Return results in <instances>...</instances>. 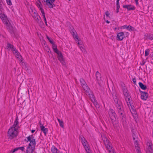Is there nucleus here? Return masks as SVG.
<instances>
[{"mask_svg": "<svg viewBox=\"0 0 153 153\" xmlns=\"http://www.w3.org/2000/svg\"><path fill=\"white\" fill-rule=\"evenodd\" d=\"M18 119L16 117L13 125L8 130V137L9 139H12L16 137L18 135V129L19 128Z\"/></svg>", "mask_w": 153, "mask_h": 153, "instance_id": "nucleus-1", "label": "nucleus"}, {"mask_svg": "<svg viewBox=\"0 0 153 153\" xmlns=\"http://www.w3.org/2000/svg\"><path fill=\"white\" fill-rule=\"evenodd\" d=\"M116 109L117 114L119 117L122 121H126V115L122 102H119L116 105Z\"/></svg>", "mask_w": 153, "mask_h": 153, "instance_id": "nucleus-2", "label": "nucleus"}, {"mask_svg": "<svg viewBox=\"0 0 153 153\" xmlns=\"http://www.w3.org/2000/svg\"><path fill=\"white\" fill-rule=\"evenodd\" d=\"M0 18L3 22L6 25L7 29L10 31L12 32L13 27L8 19L7 16L3 13H1L0 14Z\"/></svg>", "mask_w": 153, "mask_h": 153, "instance_id": "nucleus-3", "label": "nucleus"}, {"mask_svg": "<svg viewBox=\"0 0 153 153\" xmlns=\"http://www.w3.org/2000/svg\"><path fill=\"white\" fill-rule=\"evenodd\" d=\"M52 48L53 51L57 54V57L58 60L62 63V65H65V64L64 59L61 52L58 50L56 45L54 43L52 44Z\"/></svg>", "mask_w": 153, "mask_h": 153, "instance_id": "nucleus-4", "label": "nucleus"}, {"mask_svg": "<svg viewBox=\"0 0 153 153\" xmlns=\"http://www.w3.org/2000/svg\"><path fill=\"white\" fill-rule=\"evenodd\" d=\"M108 115L110 121L112 123L113 125L116 124L117 121L116 120V116L114 110L110 108L108 111Z\"/></svg>", "mask_w": 153, "mask_h": 153, "instance_id": "nucleus-5", "label": "nucleus"}, {"mask_svg": "<svg viewBox=\"0 0 153 153\" xmlns=\"http://www.w3.org/2000/svg\"><path fill=\"white\" fill-rule=\"evenodd\" d=\"M69 30L70 32V33L73 36L74 39L76 41V42L78 44V46L79 47V46H80L81 44L80 43V42H79V41H80V40L79 39L78 36L77 35L76 32L74 27L72 26H71L70 27V28L69 29Z\"/></svg>", "mask_w": 153, "mask_h": 153, "instance_id": "nucleus-6", "label": "nucleus"}, {"mask_svg": "<svg viewBox=\"0 0 153 153\" xmlns=\"http://www.w3.org/2000/svg\"><path fill=\"white\" fill-rule=\"evenodd\" d=\"M102 138L106 148L109 149L111 148V143L108 138L105 136H103Z\"/></svg>", "mask_w": 153, "mask_h": 153, "instance_id": "nucleus-7", "label": "nucleus"}, {"mask_svg": "<svg viewBox=\"0 0 153 153\" xmlns=\"http://www.w3.org/2000/svg\"><path fill=\"white\" fill-rule=\"evenodd\" d=\"M85 92L86 95L90 97L92 102H94L96 99L92 92L90 89H89V90H88Z\"/></svg>", "mask_w": 153, "mask_h": 153, "instance_id": "nucleus-8", "label": "nucleus"}, {"mask_svg": "<svg viewBox=\"0 0 153 153\" xmlns=\"http://www.w3.org/2000/svg\"><path fill=\"white\" fill-rule=\"evenodd\" d=\"M27 139V141H30V143L29 144H30V146L31 144H35L36 145V142L35 139L34 138V137L33 135H29L28 137H26Z\"/></svg>", "mask_w": 153, "mask_h": 153, "instance_id": "nucleus-9", "label": "nucleus"}, {"mask_svg": "<svg viewBox=\"0 0 153 153\" xmlns=\"http://www.w3.org/2000/svg\"><path fill=\"white\" fill-rule=\"evenodd\" d=\"M80 81L82 87L85 91L88 90H89V88L87 85L86 82L83 79H80Z\"/></svg>", "mask_w": 153, "mask_h": 153, "instance_id": "nucleus-10", "label": "nucleus"}, {"mask_svg": "<svg viewBox=\"0 0 153 153\" xmlns=\"http://www.w3.org/2000/svg\"><path fill=\"white\" fill-rule=\"evenodd\" d=\"M36 145L31 144L30 146L29 144L27 149V153H33Z\"/></svg>", "mask_w": 153, "mask_h": 153, "instance_id": "nucleus-11", "label": "nucleus"}, {"mask_svg": "<svg viewBox=\"0 0 153 153\" xmlns=\"http://www.w3.org/2000/svg\"><path fill=\"white\" fill-rule=\"evenodd\" d=\"M137 140H135L134 144L135 146V149H136L137 153H141L140 151V149L139 147V142L137 140L138 138L136 139Z\"/></svg>", "mask_w": 153, "mask_h": 153, "instance_id": "nucleus-12", "label": "nucleus"}, {"mask_svg": "<svg viewBox=\"0 0 153 153\" xmlns=\"http://www.w3.org/2000/svg\"><path fill=\"white\" fill-rule=\"evenodd\" d=\"M82 143L84 146L87 153H91V151L89 148V145L87 141L86 140V142L83 141Z\"/></svg>", "mask_w": 153, "mask_h": 153, "instance_id": "nucleus-13", "label": "nucleus"}, {"mask_svg": "<svg viewBox=\"0 0 153 153\" xmlns=\"http://www.w3.org/2000/svg\"><path fill=\"white\" fill-rule=\"evenodd\" d=\"M140 92L141 93V97L142 100H146L148 97V94L147 92H143L141 91L140 90Z\"/></svg>", "mask_w": 153, "mask_h": 153, "instance_id": "nucleus-14", "label": "nucleus"}, {"mask_svg": "<svg viewBox=\"0 0 153 153\" xmlns=\"http://www.w3.org/2000/svg\"><path fill=\"white\" fill-rule=\"evenodd\" d=\"M123 7L124 8H126L128 11L130 10H134L135 9V7L132 5H123Z\"/></svg>", "mask_w": 153, "mask_h": 153, "instance_id": "nucleus-15", "label": "nucleus"}, {"mask_svg": "<svg viewBox=\"0 0 153 153\" xmlns=\"http://www.w3.org/2000/svg\"><path fill=\"white\" fill-rule=\"evenodd\" d=\"M125 37L124 33L120 32L118 33L117 35V39L118 40L122 41Z\"/></svg>", "mask_w": 153, "mask_h": 153, "instance_id": "nucleus-16", "label": "nucleus"}, {"mask_svg": "<svg viewBox=\"0 0 153 153\" xmlns=\"http://www.w3.org/2000/svg\"><path fill=\"white\" fill-rule=\"evenodd\" d=\"M32 16L37 22H39V20L41 19V18L38 15L36 12H35V13H34L32 14Z\"/></svg>", "mask_w": 153, "mask_h": 153, "instance_id": "nucleus-17", "label": "nucleus"}, {"mask_svg": "<svg viewBox=\"0 0 153 153\" xmlns=\"http://www.w3.org/2000/svg\"><path fill=\"white\" fill-rule=\"evenodd\" d=\"M122 28L123 29H127L128 30L130 31H134L135 29L133 27L130 25L127 26L126 25L123 26L122 27Z\"/></svg>", "mask_w": 153, "mask_h": 153, "instance_id": "nucleus-18", "label": "nucleus"}, {"mask_svg": "<svg viewBox=\"0 0 153 153\" xmlns=\"http://www.w3.org/2000/svg\"><path fill=\"white\" fill-rule=\"evenodd\" d=\"M36 5L37 7L39 9L41 12H42V11H44V10L42 8V4L39 0H38L37 1L36 3Z\"/></svg>", "mask_w": 153, "mask_h": 153, "instance_id": "nucleus-19", "label": "nucleus"}, {"mask_svg": "<svg viewBox=\"0 0 153 153\" xmlns=\"http://www.w3.org/2000/svg\"><path fill=\"white\" fill-rule=\"evenodd\" d=\"M14 55L16 57L20 62L21 63H23V59L21 55H20V53L19 52Z\"/></svg>", "mask_w": 153, "mask_h": 153, "instance_id": "nucleus-20", "label": "nucleus"}, {"mask_svg": "<svg viewBox=\"0 0 153 153\" xmlns=\"http://www.w3.org/2000/svg\"><path fill=\"white\" fill-rule=\"evenodd\" d=\"M51 151L52 153H61V152L54 146H53L51 148Z\"/></svg>", "mask_w": 153, "mask_h": 153, "instance_id": "nucleus-21", "label": "nucleus"}, {"mask_svg": "<svg viewBox=\"0 0 153 153\" xmlns=\"http://www.w3.org/2000/svg\"><path fill=\"white\" fill-rule=\"evenodd\" d=\"M46 2L47 5L50 8H52L53 6H54L53 3H51V2L49 0H46Z\"/></svg>", "mask_w": 153, "mask_h": 153, "instance_id": "nucleus-22", "label": "nucleus"}, {"mask_svg": "<svg viewBox=\"0 0 153 153\" xmlns=\"http://www.w3.org/2000/svg\"><path fill=\"white\" fill-rule=\"evenodd\" d=\"M40 127L41 131L43 132L45 135L48 132L47 128H45L44 126L42 125L41 124L40 125Z\"/></svg>", "mask_w": 153, "mask_h": 153, "instance_id": "nucleus-23", "label": "nucleus"}, {"mask_svg": "<svg viewBox=\"0 0 153 153\" xmlns=\"http://www.w3.org/2000/svg\"><path fill=\"white\" fill-rule=\"evenodd\" d=\"M131 132L132 133V137L134 140H135L137 138V134L136 133V131L134 129H132L131 130Z\"/></svg>", "mask_w": 153, "mask_h": 153, "instance_id": "nucleus-24", "label": "nucleus"}, {"mask_svg": "<svg viewBox=\"0 0 153 153\" xmlns=\"http://www.w3.org/2000/svg\"><path fill=\"white\" fill-rule=\"evenodd\" d=\"M28 10L30 13L31 15L36 12L33 7H30Z\"/></svg>", "mask_w": 153, "mask_h": 153, "instance_id": "nucleus-25", "label": "nucleus"}, {"mask_svg": "<svg viewBox=\"0 0 153 153\" xmlns=\"http://www.w3.org/2000/svg\"><path fill=\"white\" fill-rule=\"evenodd\" d=\"M139 85L140 87L143 90H145L147 88L146 85H144L141 82H139Z\"/></svg>", "mask_w": 153, "mask_h": 153, "instance_id": "nucleus-26", "label": "nucleus"}, {"mask_svg": "<svg viewBox=\"0 0 153 153\" xmlns=\"http://www.w3.org/2000/svg\"><path fill=\"white\" fill-rule=\"evenodd\" d=\"M147 145L148 147V149L149 150L151 151H153L152 147V143L150 142H148Z\"/></svg>", "mask_w": 153, "mask_h": 153, "instance_id": "nucleus-27", "label": "nucleus"}, {"mask_svg": "<svg viewBox=\"0 0 153 153\" xmlns=\"http://www.w3.org/2000/svg\"><path fill=\"white\" fill-rule=\"evenodd\" d=\"M14 47L10 43H7V49L8 50H10V49H13V48H14Z\"/></svg>", "mask_w": 153, "mask_h": 153, "instance_id": "nucleus-28", "label": "nucleus"}, {"mask_svg": "<svg viewBox=\"0 0 153 153\" xmlns=\"http://www.w3.org/2000/svg\"><path fill=\"white\" fill-rule=\"evenodd\" d=\"M96 76L97 80H99L101 77V74L98 71L96 72Z\"/></svg>", "mask_w": 153, "mask_h": 153, "instance_id": "nucleus-29", "label": "nucleus"}, {"mask_svg": "<svg viewBox=\"0 0 153 153\" xmlns=\"http://www.w3.org/2000/svg\"><path fill=\"white\" fill-rule=\"evenodd\" d=\"M130 98H131V97H130V96L127 97H125V100H126V102H127L128 105H129L128 103H129V104H130V100H131Z\"/></svg>", "mask_w": 153, "mask_h": 153, "instance_id": "nucleus-30", "label": "nucleus"}, {"mask_svg": "<svg viewBox=\"0 0 153 153\" xmlns=\"http://www.w3.org/2000/svg\"><path fill=\"white\" fill-rule=\"evenodd\" d=\"M112 146H111V148L110 149H107L108 150L109 153H116L114 150L113 149H112Z\"/></svg>", "mask_w": 153, "mask_h": 153, "instance_id": "nucleus-31", "label": "nucleus"}, {"mask_svg": "<svg viewBox=\"0 0 153 153\" xmlns=\"http://www.w3.org/2000/svg\"><path fill=\"white\" fill-rule=\"evenodd\" d=\"M149 49H146L145 51V56H148L149 54Z\"/></svg>", "mask_w": 153, "mask_h": 153, "instance_id": "nucleus-32", "label": "nucleus"}, {"mask_svg": "<svg viewBox=\"0 0 153 153\" xmlns=\"http://www.w3.org/2000/svg\"><path fill=\"white\" fill-rule=\"evenodd\" d=\"M122 89L123 90V94L128 92V90H127L126 87L125 86H123L122 88Z\"/></svg>", "mask_w": 153, "mask_h": 153, "instance_id": "nucleus-33", "label": "nucleus"}, {"mask_svg": "<svg viewBox=\"0 0 153 153\" xmlns=\"http://www.w3.org/2000/svg\"><path fill=\"white\" fill-rule=\"evenodd\" d=\"M114 100L115 103V105H116L119 102H121L118 100V98L116 99H114Z\"/></svg>", "mask_w": 153, "mask_h": 153, "instance_id": "nucleus-34", "label": "nucleus"}, {"mask_svg": "<svg viewBox=\"0 0 153 153\" xmlns=\"http://www.w3.org/2000/svg\"><path fill=\"white\" fill-rule=\"evenodd\" d=\"M147 37L149 39L152 40H153V34H149L148 35Z\"/></svg>", "mask_w": 153, "mask_h": 153, "instance_id": "nucleus-35", "label": "nucleus"}, {"mask_svg": "<svg viewBox=\"0 0 153 153\" xmlns=\"http://www.w3.org/2000/svg\"><path fill=\"white\" fill-rule=\"evenodd\" d=\"M12 51L13 53L14 54L19 52L15 48H13V49L12 50Z\"/></svg>", "mask_w": 153, "mask_h": 153, "instance_id": "nucleus-36", "label": "nucleus"}, {"mask_svg": "<svg viewBox=\"0 0 153 153\" xmlns=\"http://www.w3.org/2000/svg\"><path fill=\"white\" fill-rule=\"evenodd\" d=\"M41 13H42L43 17L44 19V21H47L45 16V14L44 11H42Z\"/></svg>", "mask_w": 153, "mask_h": 153, "instance_id": "nucleus-37", "label": "nucleus"}, {"mask_svg": "<svg viewBox=\"0 0 153 153\" xmlns=\"http://www.w3.org/2000/svg\"><path fill=\"white\" fill-rule=\"evenodd\" d=\"M114 100V99L117 98V95L116 93H113L112 94Z\"/></svg>", "mask_w": 153, "mask_h": 153, "instance_id": "nucleus-38", "label": "nucleus"}, {"mask_svg": "<svg viewBox=\"0 0 153 153\" xmlns=\"http://www.w3.org/2000/svg\"><path fill=\"white\" fill-rule=\"evenodd\" d=\"M79 138L81 139L82 143L83 141L86 142V140L83 136H80L79 137Z\"/></svg>", "mask_w": 153, "mask_h": 153, "instance_id": "nucleus-39", "label": "nucleus"}, {"mask_svg": "<svg viewBox=\"0 0 153 153\" xmlns=\"http://www.w3.org/2000/svg\"><path fill=\"white\" fill-rule=\"evenodd\" d=\"M79 138L81 139L82 143L83 141L86 142V140L83 136H80L79 137Z\"/></svg>", "mask_w": 153, "mask_h": 153, "instance_id": "nucleus-40", "label": "nucleus"}, {"mask_svg": "<svg viewBox=\"0 0 153 153\" xmlns=\"http://www.w3.org/2000/svg\"><path fill=\"white\" fill-rule=\"evenodd\" d=\"M46 37L47 39H48L49 42L51 44H53V41L48 36H46Z\"/></svg>", "mask_w": 153, "mask_h": 153, "instance_id": "nucleus-41", "label": "nucleus"}, {"mask_svg": "<svg viewBox=\"0 0 153 153\" xmlns=\"http://www.w3.org/2000/svg\"><path fill=\"white\" fill-rule=\"evenodd\" d=\"M92 102L93 103L94 105L96 107H99V105H98L97 102L96 101V100H95V101H94V102Z\"/></svg>", "mask_w": 153, "mask_h": 153, "instance_id": "nucleus-42", "label": "nucleus"}, {"mask_svg": "<svg viewBox=\"0 0 153 153\" xmlns=\"http://www.w3.org/2000/svg\"><path fill=\"white\" fill-rule=\"evenodd\" d=\"M7 4L9 5H11L12 4L11 0H6Z\"/></svg>", "mask_w": 153, "mask_h": 153, "instance_id": "nucleus-43", "label": "nucleus"}, {"mask_svg": "<svg viewBox=\"0 0 153 153\" xmlns=\"http://www.w3.org/2000/svg\"><path fill=\"white\" fill-rule=\"evenodd\" d=\"M18 150L17 148H16L14 149H13L11 151H10V153H14L16 151Z\"/></svg>", "mask_w": 153, "mask_h": 153, "instance_id": "nucleus-44", "label": "nucleus"}, {"mask_svg": "<svg viewBox=\"0 0 153 153\" xmlns=\"http://www.w3.org/2000/svg\"><path fill=\"white\" fill-rule=\"evenodd\" d=\"M123 94L125 97H129L130 96L129 94L128 93V92Z\"/></svg>", "mask_w": 153, "mask_h": 153, "instance_id": "nucleus-45", "label": "nucleus"}, {"mask_svg": "<svg viewBox=\"0 0 153 153\" xmlns=\"http://www.w3.org/2000/svg\"><path fill=\"white\" fill-rule=\"evenodd\" d=\"M79 47L81 50L83 52L85 53V50L83 48L82 46H79Z\"/></svg>", "mask_w": 153, "mask_h": 153, "instance_id": "nucleus-46", "label": "nucleus"}, {"mask_svg": "<svg viewBox=\"0 0 153 153\" xmlns=\"http://www.w3.org/2000/svg\"><path fill=\"white\" fill-rule=\"evenodd\" d=\"M18 150L19 149H20L22 151H23L24 149V147H21L17 148Z\"/></svg>", "mask_w": 153, "mask_h": 153, "instance_id": "nucleus-47", "label": "nucleus"}, {"mask_svg": "<svg viewBox=\"0 0 153 153\" xmlns=\"http://www.w3.org/2000/svg\"><path fill=\"white\" fill-rule=\"evenodd\" d=\"M117 8L119 9L120 8V5L119 2H117Z\"/></svg>", "mask_w": 153, "mask_h": 153, "instance_id": "nucleus-48", "label": "nucleus"}, {"mask_svg": "<svg viewBox=\"0 0 153 153\" xmlns=\"http://www.w3.org/2000/svg\"><path fill=\"white\" fill-rule=\"evenodd\" d=\"M105 15H106V16L107 17H108V16H109V15H110V13H109L108 12V11H107L105 13Z\"/></svg>", "mask_w": 153, "mask_h": 153, "instance_id": "nucleus-49", "label": "nucleus"}, {"mask_svg": "<svg viewBox=\"0 0 153 153\" xmlns=\"http://www.w3.org/2000/svg\"><path fill=\"white\" fill-rule=\"evenodd\" d=\"M59 124L60 125V126L62 128H63V125L62 122L59 123Z\"/></svg>", "mask_w": 153, "mask_h": 153, "instance_id": "nucleus-50", "label": "nucleus"}, {"mask_svg": "<svg viewBox=\"0 0 153 153\" xmlns=\"http://www.w3.org/2000/svg\"><path fill=\"white\" fill-rule=\"evenodd\" d=\"M132 81H133V82H134V84H136V79L135 78H133V79H132Z\"/></svg>", "mask_w": 153, "mask_h": 153, "instance_id": "nucleus-51", "label": "nucleus"}, {"mask_svg": "<svg viewBox=\"0 0 153 153\" xmlns=\"http://www.w3.org/2000/svg\"><path fill=\"white\" fill-rule=\"evenodd\" d=\"M139 0H134L136 3V4L137 5L138 4V1Z\"/></svg>", "mask_w": 153, "mask_h": 153, "instance_id": "nucleus-52", "label": "nucleus"}, {"mask_svg": "<svg viewBox=\"0 0 153 153\" xmlns=\"http://www.w3.org/2000/svg\"><path fill=\"white\" fill-rule=\"evenodd\" d=\"M150 56H151V57H153V52L150 55Z\"/></svg>", "mask_w": 153, "mask_h": 153, "instance_id": "nucleus-53", "label": "nucleus"}, {"mask_svg": "<svg viewBox=\"0 0 153 153\" xmlns=\"http://www.w3.org/2000/svg\"><path fill=\"white\" fill-rule=\"evenodd\" d=\"M119 9L117 8V10H116L117 13H118L119 12Z\"/></svg>", "mask_w": 153, "mask_h": 153, "instance_id": "nucleus-54", "label": "nucleus"}, {"mask_svg": "<svg viewBox=\"0 0 153 153\" xmlns=\"http://www.w3.org/2000/svg\"><path fill=\"white\" fill-rule=\"evenodd\" d=\"M148 153H153V151H151L150 150H149V152Z\"/></svg>", "mask_w": 153, "mask_h": 153, "instance_id": "nucleus-55", "label": "nucleus"}, {"mask_svg": "<svg viewBox=\"0 0 153 153\" xmlns=\"http://www.w3.org/2000/svg\"><path fill=\"white\" fill-rule=\"evenodd\" d=\"M57 120H58V121H59V123H60V122H62V121H61L60 120V119H57Z\"/></svg>", "mask_w": 153, "mask_h": 153, "instance_id": "nucleus-56", "label": "nucleus"}, {"mask_svg": "<svg viewBox=\"0 0 153 153\" xmlns=\"http://www.w3.org/2000/svg\"><path fill=\"white\" fill-rule=\"evenodd\" d=\"M35 131V130H32V131H31V132L32 133H33Z\"/></svg>", "mask_w": 153, "mask_h": 153, "instance_id": "nucleus-57", "label": "nucleus"}, {"mask_svg": "<svg viewBox=\"0 0 153 153\" xmlns=\"http://www.w3.org/2000/svg\"><path fill=\"white\" fill-rule=\"evenodd\" d=\"M45 24H46V25L48 26V24H47V21H45Z\"/></svg>", "mask_w": 153, "mask_h": 153, "instance_id": "nucleus-58", "label": "nucleus"}, {"mask_svg": "<svg viewBox=\"0 0 153 153\" xmlns=\"http://www.w3.org/2000/svg\"><path fill=\"white\" fill-rule=\"evenodd\" d=\"M106 23H108V24L110 23V22L109 21H108V20L106 21Z\"/></svg>", "mask_w": 153, "mask_h": 153, "instance_id": "nucleus-59", "label": "nucleus"}, {"mask_svg": "<svg viewBox=\"0 0 153 153\" xmlns=\"http://www.w3.org/2000/svg\"><path fill=\"white\" fill-rule=\"evenodd\" d=\"M120 0H117V2H119V1Z\"/></svg>", "mask_w": 153, "mask_h": 153, "instance_id": "nucleus-60", "label": "nucleus"}, {"mask_svg": "<svg viewBox=\"0 0 153 153\" xmlns=\"http://www.w3.org/2000/svg\"><path fill=\"white\" fill-rule=\"evenodd\" d=\"M69 1H70L71 0H69Z\"/></svg>", "mask_w": 153, "mask_h": 153, "instance_id": "nucleus-61", "label": "nucleus"}]
</instances>
